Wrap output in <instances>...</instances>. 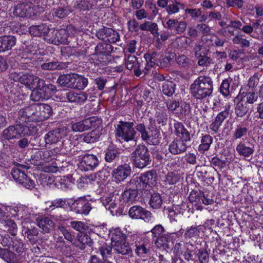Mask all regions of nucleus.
I'll return each instance as SVG.
<instances>
[{"label":"nucleus","mask_w":263,"mask_h":263,"mask_svg":"<svg viewBox=\"0 0 263 263\" xmlns=\"http://www.w3.org/2000/svg\"><path fill=\"white\" fill-rule=\"evenodd\" d=\"M190 90L195 99L203 100L212 95L213 82L209 76H200L191 85Z\"/></svg>","instance_id":"obj_1"},{"label":"nucleus","mask_w":263,"mask_h":263,"mask_svg":"<svg viewBox=\"0 0 263 263\" xmlns=\"http://www.w3.org/2000/svg\"><path fill=\"white\" fill-rule=\"evenodd\" d=\"M134 122L120 121L115 129V135L121 143L130 142L134 145L136 144L135 136L136 132L134 128Z\"/></svg>","instance_id":"obj_2"},{"label":"nucleus","mask_w":263,"mask_h":263,"mask_svg":"<svg viewBox=\"0 0 263 263\" xmlns=\"http://www.w3.org/2000/svg\"><path fill=\"white\" fill-rule=\"evenodd\" d=\"M33 128L32 127V130ZM32 132L28 126L21 124L10 125L5 128L2 133V137L12 142V141L18 139L26 135H30Z\"/></svg>","instance_id":"obj_3"},{"label":"nucleus","mask_w":263,"mask_h":263,"mask_svg":"<svg viewBox=\"0 0 263 263\" xmlns=\"http://www.w3.org/2000/svg\"><path fill=\"white\" fill-rule=\"evenodd\" d=\"M132 158L134 165L143 168L150 164L151 155L147 147L144 145H138L132 154Z\"/></svg>","instance_id":"obj_4"},{"label":"nucleus","mask_w":263,"mask_h":263,"mask_svg":"<svg viewBox=\"0 0 263 263\" xmlns=\"http://www.w3.org/2000/svg\"><path fill=\"white\" fill-rule=\"evenodd\" d=\"M31 120L38 122L43 121L50 117L52 114L50 106L46 104H36L31 105Z\"/></svg>","instance_id":"obj_5"},{"label":"nucleus","mask_w":263,"mask_h":263,"mask_svg":"<svg viewBox=\"0 0 263 263\" xmlns=\"http://www.w3.org/2000/svg\"><path fill=\"white\" fill-rule=\"evenodd\" d=\"M166 106L169 111L180 117L181 115L189 114L190 110V105L185 102L180 105L179 101L169 100L166 102Z\"/></svg>","instance_id":"obj_6"},{"label":"nucleus","mask_w":263,"mask_h":263,"mask_svg":"<svg viewBox=\"0 0 263 263\" xmlns=\"http://www.w3.org/2000/svg\"><path fill=\"white\" fill-rule=\"evenodd\" d=\"M45 40L55 45L66 44L67 42L66 32L64 28L50 29L48 34L45 36Z\"/></svg>","instance_id":"obj_7"},{"label":"nucleus","mask_w":263,"mask_h":263,"mask_svg":"<svg viewBox=\"0 0 263 263\" xmlns=\"http://www.w3.org/2000/svg\"><path fill=\"white\" fill-rule=\"evenodd\" d=\"M91 209V204L85 197L74 200L70 206L71 211L79 214L87 215Z\"/></svg>","instance_id":"obj_8"},{"label":"nucleus","mask_w":263,"mask_h":263,"mask_svg":"<svg viewBox=\"0 0 263 263\" xmlns=\"http://www.w3.org/2000/svg\"><path fill=\"white\" fill-rule=\"evenodd\" d=\"M129 216L133 219H142L145 221H149L152 214L140 205H134L128 211Z\"/></svg>","instance_id":"obj_9"},{"label":"nucleus","mask_w":263,"mask_h":263,"mask_svg":"<svg viewBox=\"0 0 263 263\" xmlns=\"http://www.w3.org/2000/svg\"><path fill=\"white\" fill-rule=\"evenodd\" d=\"M67 134V128L65 127L49 131L44 136L46 145L57 143L61 139L65 137Z\"/></svg>","instance_id":"obj_10"},{"label":"nucleus","mask_w":263,"mask_h":263,"mask_svg":"<svg viewBox=\"0 0 263 263\" xmlns=\"http://www.w3.org/2000/svg\"><path fill=\"white\" fill-rule=\"evenodd\" d=\"M131 167L127 164L118 166L112 171V176L116 182H121L125 180L131 174Z\"/></svg>","instance_id":"obj_11"},{"label":"nucleus","mask_w":263,"mask_h":263,"mask_svg":"<svg viewBox=\"0 0 263 263\" xmlns=\"http://www.w3.org/2000/svg\"><path fill=\"white\" fill-rule=\"evenodd\" d=\"M186 142L175 138L168 145L169 152L173 155H178L185 153L187 148Z\"/></svg>","instance_id":"obj_12"},{"label":"nucleus","mask_w":263,"mask_h":263,"mask_svg":"<svg viewBox=\"0 0 263 263\" xmlns=\"http://www.w3.org/2000/svg\"><path fill=\"white\" fill-rule=\"evenodd\" d=\"M99 164V160L96 156L93 155H85L81 159L80 167L85 171H92Z\"/></svg>","instance_id":"obj_13"},{"label":"nucleus","mask_w":263,"mask_h":263,"mask_svg":"<svg viewBox=\"0 0 263 263\" xmlns=\"http://www.w3.org/2000/svg\"><path fill=\"white\" fill-rule=\"evenodd\" d=\"M16 43L15 36L5 35L0 36V53L11 50Z\"/></svg>","instance_id":"obj_14"},{"label":"nucleus","mask_w":263,"mask_h":263,"mask_svg":"<svg viewBox=\"0 0 263 263\" xmlns=\"http://www.w3.org/2000/svg\"><path fill=\"white\" fill-rule=\"evenodd\" d=\"M187 24L184 21L179 22L176 19H169L166 23L164 27L171 31H174L177 34L182 33L186 29Z\"/></svg>","instance_id":"obj_15"},{"label":"nucleus","mask_w":263,"mask_h":263,"mask_svg":"<svg viewBox=\"0 0 263 263\" xmlns=\"http://www.w3.org/2000/svg\"><path fill=\"white\" fill-rule=\"evenodd\" d=\"M174 127V134L176 136V138L186 142L191 140L190 133L181 122L178 121L175 122Z\"/></svg>","instance_id":"obj_16"},{"label":"nucleus","mask_w":263,"mask_h":263,"mask_svg":"<svg viewBox=\"0 0 263 263\" xmlns=\"http://www.w3.org/2000/svg\"><path fill=\"white\" fill-rule=\"evenodd\" d=\"M112 246L117 253L128 256H133L132 249L125 240L115 242Z\"/></svg>","instance_id":"obj_17"},{"label":"nucleus","mask_w":263,"mask_h":263,"mask_svg":"<svg viewBox=\"0 0 263 263\" xmlns=\"http://www.w3.org/2000/svg\"><path fill=\"white\" fill-rule=\"evenodd\" d=\"M66 98L70 102L81 104L87 100L88 94L83 91L75 92L73 91H70L66 93Z\"/></svg>","instance_id":"obj_18"},{"label":"nucleus","mask_w":263,"mask_h":263,"mask_svg":"<svg viewBox=\"0 0 263 263\" xmlns=\"http://www.w3.org/2000/svg\"><path fill=\"white\" fill-rule=\"evenodd\" d=\"M139 177L144 189H145L147 185L150 186L156 183L157 175L155 171L151 170L141 174Z\"/></svg>","instance_id":"obj_19"},{"label":"nucleus","mask_w":263,"mask_h":263,"mask_svg":"<svg viewBox=\"0 0 263 263\" xmlns=\"http://www.w3.org/2000/svg\"><path fill=\"white\" fill-rule=\"evenodd\" d=\"M25 237H26L31 243L34 245L38 241L39 231L34 226L30 225L26 227H24Z\"/></svg>","instance_id":"obj_20"},{"label":"nucleus","mask_w":263,"mask_h":263,"mask_svg":"<svg viewBox=\"0 0 263 263\" xmlns=\"http://www.w3.org/2000/svg\"><path fill=\"white\" fill-rule=\"evenodd\" d=\"M249 144V145L247 146L245 143L240 142L236 148L237 153L240 155L247 157L253 154L254 152V144L250 142Z\"/></svg>","instance_id":"obj_21"},{"label":"nucleus","mask_w":263,"mask_h":263,"mask_svg":"<svg viewBox=\"0 0 263 263\" xmlns=\"http://www.w3.org/2000/svg\"><path fill=\"white\" fill-rule=\"evenodd\" d=\"M37 224L42 229L44 233H49L50 230L53 229L54 223L49 217H44L36 219Z\"/></svg>","instance_id":"obj_22"},{"label":"nucleus","mask_w":263,"mask_h":263,"mask_svg":"<svg viewBox=\"0 0 263 263\" xmlns=\"http://www.w3.org/2000/svg\"><path fill=\"white\" fill-rule=\"evenodd\" d=\"M213 141V137L209 134H202L198 150L202 154L208 151Z\"/></svg>","instance_id":"obj_23"},{"label":"nucleus","mask_w":263,"mask_h":263,"mask_svg":"<svg viewBox=\"0 0 263 263\" xmlns=\"http://www.w3.org/2000/svg\"><path fill=\"white\" fill-rule=\"evenodd\" d=\"M31 116V105L20 109L17 113L19 124L32 121Z\"/></svg>","instance_id":"obj_24"},{"label":"nucleus","mask_w":263,"mask_h":263,"mask_svg":"<svg viewBox=\"0 0 263 263\" xmlns=\"http://www.w3.org/2000/svg\"><path fill=\"white\" fill-rule=\"evenodd\" d=\"M49 28L48 26L45 24L32 26L29 28L30 33L34 36H45L48 34Z\"/></svg>","instance_id":"obj_25"},{"label":"nucleus","mask_w":263,"mask_h":263,"mask_svg":"<svg viewBox=\"0 0 263 263\" xmlns=\"http://www.w3.org/2000/svg\"><path fill=\"white\" fill-rule=\"evenodd\" d=\"M185 5L177 0H172L166 7V11L168 15H173L179 12L180 10H184Z\"/></svg>","instance_id":"obj_26"},{"label":"nucleus","mask_w":263,"mask_h":263,"mask_svg":"<svg viewBox=\"0 0 263 263\" xmlns=\"http://www.w3.org/2000/svg\"><path fill=\"white\" fill-rule=\"evenodd\" d=\"M126 68L129 70L134 69V74L136 76L142 74L141 71L139 68V63L137 58L135 55H129L126 61Z\"/></svg>","instance_id":"obj_27"},{"label":"nucleus","mask_w":263,"mask_h":263,"mask_svg":"<svg viewBox=\"0 0 263 263\" xmlns=\"http://www.w3.org/2000/svg\"><path fill=\"white\" fill-rule=\"evenodd\" d=\"M43 79L32 74H24L21 77L22 83L26 85L31 86L33 89L37 88Z\"/></svg>","instance_id":"obj_28"},{"label":"nucleus","mask_w":263,"mask_h":263,"mask_svg":"<svg viewBox=\"0 0 263 263\" xmlns=\"http://www.w3.org/2000/svg\"><path fill=\"white\" fill-rule=\"evenodd\" d=\"M87 79L81 76L73 74L71 88L83 89L87 85Z\"/></svg>","instance_id":"obj_29"},{"label":"nucleus","mask_w":263,"mask_h":263,"mask_svg":"<svg viewBox=\"0 0 263 263\" xmlns=\"http://www.w3.org/2000/svg\"><path fill=\"white\" fill-rule=\"evenodd\" d=\"M235 111L236 116L240 118H242L247 115H248L247 116H249L250 115L249 107L248 104L247 102L242 101H239L236 104Z\"/></svg>","instance_id":"obj_30"},{"label":"nucleus","mask_w":263,"mask_h":263,"mask_svg":"<svg viewBox=\"0 0 263 263\" xmlns=\"http://www.w3.org/2000/svg\"><path fill=\"white\" fill-rule=\"evenodd\" d=\"M135 246L136 254L141 257H144L148 253L151 249L149 244L146 242L136 241Z\"/></svg>","instance_id":"obj_31"},{"label":"nucleus","mask_w":263,"mask_h":263,"mask_svg":"<svg viewBox=\"0 0 263 263\" xmlns=\"http://www.w3.org/2000/svg\"><path fill=\"white\" fill-rule=\"evenodd\" d=\"M27 4L25 2L18 4L15 9V13L22 17L30 15L32 7L30 6H27Z\"/></svg>","instance_id":"obj_32"},{"label":"nucleus","mask_w":263,"mask_h":263,"mask_svg":"<svg viewBox=\"0 0 263 263\" xmlns=\"http://www.w3.org/2000/svg\"><path fill=\"white\" fill-rule=\"evenodd\" d=\"M67 66L64 63H60L57 61H52L43 63L41 67L44 70H54L56 69H62L66 68Z\"/></svg>","instance_id":"obj_33"},{"label":"nucleus","mask_w":263,"mask_h":263,"mask_svg":"<svg viewBox=\"0 0 263 263\" xmlns=\"http://www.w3.org/2000/svg\"><path fill=\"white\" fill-rule=\"evenodd\" d=\"M87 128H94L95 129L100 130V132L102 129V121L100 118L96 117H91L86 119Z\"/></svg>","instance_id":"obj_34"},{"label":"nucleus","mask_w":263,"mask_h":263,"mask_svg":"<svg viewBox=\"0 0 263 263\" xmlns=\"http://www.w3.org/2000/svg\"><path fill=\"white\" fill-rule=\"evenodd\" d=\"M126 189L138 190H144L139 177L133 176L126 184Z\"/></svg>","instance_id":"obj_35"},{"label":"nucleus","mask_w":263,"mask_h":263,"mask_svg":"<svg viewBox=\"0 0 263 263\" xmlns=\"http://www.w3.org/2000/svg\"><path fill=\"white\" fill-rule=\"evenodd\" d=\"M73 74L60 75L57 80V83L61 86H65L71 88Z\"/></svg>","instance_id":"obj_36"},{"label":"nucleus","mask_w":263,"mask_h":263,"mask_svg":"<svg viewBox=\"0 0 263 263\" xmlns=\"http://www.w3.org/2000/svg\"><path fill=\"white\" fill-rule=\"evenodd\" d=\"M112 50V47L110 44L100 43L95 48V52L97 54L103 55H108Z\"/></svg>","instance_id":"obj_37"},{"label":"nucleus","mask_w":263,"mask_h":263,"mask_svg":"<svg viewBox=\"0 0 263 263\" xmlns=\"http://www.w3.org/2000/svg\"><path fill=\"white\" fill-rule=\"evenodd\" d=\"M101 135L100 130L93 129L91 132L84 135L83 141L87 143H93L98 140Z\"/></svg>","instance_id":"obj_38"},{"label":"nucleus","mask_w":263,"mask_h":263,"mask_svg":"<svg viewBox=\"0 0 263 263\" xmlns=\"http://www.w3.org/2000/svg\"><path fill=\"white\" fill-rule=\"evenodd\" d=\"M53 12L54 16L59 18H64L71 12V10L68 7L59 6L53 9Z\"/></svg>","instance_id":"obj_39"},{"label":"nucleus","mask_w":263,"mask_h":263,"mask_svg":"<svg viewBox=\"0 0 263 263\" xmlns=\"http://www.w3.org/2000/svg\"><path fill=\"white\" fill-rule=\"evenodd\" d=\"M149 204L153 209H160L162 204V199L160 195L157 193L152 194Z\"/></svg>","instance_id":"obj_40"},{"label":"nucleus","mask_w":263,"mask_h":263,"mask_svg":"<svg viewBox=\"0 0 263 263\" xmlns=\"http://www.w3.org/2000/svg\"><path fill=\"white\" fill-rule=\"evenodd\" d=\"M176 85L172 81H166L162 85V92L164 95L171 97L175 93Z\"/></svg>","instance_id":"obj_41"},{"label":"nucleus","mask_w":263,"mask_h":263,"mask_svg":"<svg viewBox=\"0 0 263 263\" xmlns=\"http://www.w3.org/2000/svg\"><path fill=\"white\" fill-rule=\"evenodd\" d=\"M176 61L178 65L184 68H189L191 65V59L184 54L179 55L176 58Z\"/></svg>","instance_id":"obj_42"},{"label":"nucleus","mask_w":263,"mask_h":263,"mask_svg":"<svg viewBox=\"0 0 263 263\" xmlns=\"http://www.w3.org/2000/svg\"><path fill=\"white\" fill-rule=\"evenodd\" d=\"M112 248H113L112 246L111 247L110 245L107 244L105 242H103L101 247H99V251L104 259L111 257L112 255Z\"/></svg>","instance_id":"obj_43"},{"label":"nucleus","mask_w":263,"mask_h":263,"mask_svg":"<svg viewBox=\"0 0 263 263\" xmlns=\"http://www.w3.org/2000/svg\"><path fill=\"white\" fill-rule=\"evenodd\" d=\"M138 194V191L136 190L126 189L122 194V196L127 202H133L136 200Z\"/></svg>","instance_id":"obj_44"},{"label":"nucleus","mask_w":263,"mask_h":263,"mask_svg":"<svg viewBox=\"0 0 263 263\" xmlns=\"http://www.w3.org/2000/svg\"><path fill=\"white\" fill-rule=\"evenodd\" d=\"M168 240V236H160L157 237L155 241V245L157 248H162L164 250H166L169 248Z\"/></svg>","instance_id":"obj_45"},{"label":"nucleus","mask_w":263,"mask_h":263,"mask_svg":"<svg viewBox=\"0 0 263 263\" xmlns=\"http://www.w3.org/2000/svg\"><path fill=\"white\" fill-rule=\"evenodd\" d=\"M119 154L120 153L117 149L112 147H109L105 151V159L107 162H112L117 157L119 156Z\"/></svg>","instance_id":"obj_46"},{"label":"nucleus","mask_w":263,"mask_h":263,"mask_svg":"<svg viewBox=\"0 0 263 263\" xmlns=\"http://www.w3.org/2000/svg\"><path fill=\"white\" fill-rule=\"evenodd\" d=\"M126 235L122 233L119 228H116L111 234V245L115 242L125 240Z\"/></svg>","instance_id":"obj_47"},{"label":"nucleus","mask_w":263,"mask_h":263,"mask_svg":"<svg viewBox=\"0 0 263 263\" xmlns=\"http://www.w3.org/2000/svg\"><path fill=\"white\" fill-rule=\"evenodd\" d=\"M259 26V24L258 21L256 22H253L251 24H247L246 22L243 21L242 27H241V31L243 32L248 34H251L254 29H257Z\"/></svg>","instance_id":"obj_48"},{"label":"nucleus","mask_w":263,"mask_h":263,"mask_svg":"<svg viewBox=\"0 0 263 263\" xmlns=\"http://www.w3.org/2000/svg\"><path fill=\"white\" fill-rule=\"evenodd\" d=\"M136 129L141 135V139L144 141L150 140L151 136L146 130V126L144 123H139L136 126Z\"/></svg>","instance_id":"obj_49"},{"label":"nucleus","mask_w":263,"mask_h":263,"mask_svg":"<svg viewBox=\"0 0 263 263\" xmlns=\"http://www.w3.org/2000/svg\"><path fill=\"white\" fill-rule=\"evenodd\" d=\"M248 131V128L242 125H238L235 129L233 136L235 139H240L247 135Z\"/></svg>","instance_id":"obj_50"},{"label":"nucleus","mask_w":263,"mask_h":263,"mask_svg":"<svg viewBox=\"0 0 263 263\" xmlns=\"http://www.w3.org/2000/svg\"><path fill=\"white\" fill-rule=\"evenodd\" d=\"M71 128L74 132H82L88 130L86 119L72 123Z\"/></svg>","instance_id":"obj_51"},{"label":"nucleus","mask_w":263,"mask_h":263,"mask_svg":"<svg viewBox=\"0 0 263 263\" xmlns=\"http://www.w3.org/2000/svg\"><path fill=\"white\" fill-rule=\"evenodd\" d=\"M155 118L156 119L157 123L164 126L166 124L167 122V115L164 110L156 111Z\"/></svg>","instance_id":"obj_52"},{"label":"nucleus","mask_w":263,"mask_h":263,"mask_svg":"<svg viewBox=\"0 0 263 263\" xmlns=\"http://www.w3.org/2000/svg\"><path fill=\"white\" fill-rule=\"evenodd\" d=\"M42 151H38L34 153L31 157V163L34 165H43V161L42 159Z\"/></svg>","instance_id":"obj_53"},{"label":"nucleus","mask_w":263,"mask_h":263,"mask_svg":"<svg viewBox=\"0 0 263 263\" xmlns=\"http://www.w3.org/2000/svg\"><path fill=\"white\" fill-rule=\"evenodd\" d=\"M5 226L7 228L8 232L12 235H16L17 231V227L15 222L8 219L5 220Z\"/></svg>","instance_id":"obj_54"},{"label":"nucleus","mask_w":263,"mask_h":263,"mask_svg":"<svg viewBox=\"0 0 263 263\" xmlns=\"http://www.w3.org/2000/svg\"><path fill=\"white\" fill-rule=\"evenodd\" d=\"M232 81V80L230 79H224L220 85V91L225 97H227L230 95V86Z\"/></svg>","instance_id":"obj_55"},{"label":"nucleus","mask_w":263,"mask_h":263,"mask_svg":"<svg viewBox=\"0 0 263 263\" xmlns=\"http://www.w3.org/2000/svg\"><path fill=\"white\" fill-rule=\"evenodd\" d=\"M180 176L178 173L175 172H168L165 176L164 181L169 184H174L179 181Z\"/></svg>","instance_id":"obj_56"},{"label":"nucleus","mask_w":263,"mask_h":263,"mask_svg":"<svg viewBox=\"0 0 263 263\" xmlns=\"http://www.w3.org/2000/svg\"><path fill=\"white\" fill-rule=\"evenodd\" d=\"M186 14L190 15L191 18L193 20H196L201 16L202 13L201 10L200 9L198 8H188L185 7V9L184 10Z\"/></svg>","instance_id":"obj_57"},{"label":"nucleus","mask_w":263,"mask_h":263,"mask_svg":"<svg viewBox=\"0 0 263 263\" xmlns=\"http://www.w3.org/2000/svg\"><path fill=\"white\" fill-rule=\"evenodd\" d=\"M58 230L60 231L62 234L64 236L65 239L68 241L72 242L74 240V236L71 235L69 231L63 225H59L58 226Z\"/></svg>","instance_id":"obj_58"},{"label":"nucleus","mask_w":263,"mask_h":263,"mask_svg":"<svg viewBox=\"0 0 263 263\" xmlns=\"http://www.w3.org/2000/svg\"><path fill=\"white\" fill-rule=\"evenodd\" d=\"M12 178L17 182L20 183L23 178L25 177V174L24 172L21 171L20 168H14L11 170V172Z\"/></svg>","instance_id":"obj_59"},{"label":"nucleus","mask_w":263,"mask_h":263,"mask_svg":"<svg viewBox=\"0 0 263 263\" xmlns=\"http://www.w3.org/2000/svg\"><path fill=\"white\" fill-rule=\"evenodd\" d=\"M55 150L52 149L49 151H42V159L43 164L51 161L54 159Z\"/></svg>","instance_id":"obj_60"},{"label":"nucleus","mask_w":263,"mask_h":263,"mask_svg":"<svg viewBox=\"0 0 263 263\" xmlns=\"http://www.w3.org/2000/svg\"><path fill=\"white\" fill-rule=\"evenodd\" d=\"M110 29V28L103 27L99 29L96 33L97 37L101 40H104L107 42V37L111 31Z\"/></svg>","instance_id":"obj_61"},{"label":"nucleus","mask_w":263,"mask_h":263,"mask_svg":"<svg viewBox=\"0 0 263 263\" xmlns=\"http://www.w3.org/2000/svg\"><path fill=\"white\" fill-rule=\"evenodd\" d=\"M232 41L235 44H239L241 47H248L250 46V43L249 40L242 38L241 36L236 35L232 39Z\"/></svg>","instance_id":"obj_62"},{"label":"nucleus","mask_w":263,"mask_h":263,"mask_svg":"<svg viewBox=\"0 0 263 263\" xmlns=\"http://www.w3.org/2000/svg\"><path fill=\"white\" fill-rule=\"evenodd\" d=\"M12 248L17 253H22L25 251L24 244L21 239H14L11 240Z\"/></svg>","instance_id":"obj_63"},{"label":"nucleus","mask_w":263,"mask_h":263,"mask_svg":"<svg viewBox=\"0 0 263 263\" xmlns=\"http://www.w3.org/2000/svg\"><path fill=\"white\" fill-rule=\"evenodd\" d=\"M30 98L31 100L35 102L43 101L46 100L44 96L43 95L41 89L39 88H35L32 91L30 95Z\"/></svg>","instance_id":"obj_64"}]
</instances>
